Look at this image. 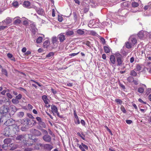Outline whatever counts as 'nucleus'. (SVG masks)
Returning a JSON list of instances; mask_svg holds the SVG:
<instances>
[{
    "instance_id": "1",
    "label": "nucleus",
    "mask_w": 151,
    "mask_h": 151,
    "mask_svg": "<svg viewBox=\"0 0 151 151\" xmlns=\"http://www.w3.org/2000/svg\"><path fill=\"white\" fill-rule=\"evenodd\" d=\"M25 136L26 135L21 134L15 136L14 137V138L16 140L19 141L22 143V145L24 146V147H25L26 146L29 147L32 145L33 144V143H29L28 142L27 143Z\"/></svg>"
},
{
    "instance_id": "2",
    "label": "nucleus",
    "mask_w": 151,
    "mask_h": 151,
    "mask_svg": "<svg viewBox=\"0 0 151 151\" xmlns=\"http://www.w3.org/2000/svg\"><path fill=\"white\" fill-rule=\"evenodd\" d=\"M9 109L8 107L6 106H5V105L2 106L0 109V113L1 114H2L4 115L2 116L4 117V119H5V122H9V120L6 121V115L7 114V113Z\"/></svg>"
},
{
    "instance_id": "3",
    "label": "nucleus",
    "mask_w": 151,
    "mask_h": 151,
    "mask_svg": "<svg viewBox=\"0 0 151 151\" xmlns=\"http://www.w3.org/2000/svg\"><path fill=\"white\" fill-rule=\"evenodd\" d=\"M12 140L10 138H6L5 139L4 141V144L3 145L2 147L4 150H6L9 147H11L12 145V144H10Z\"/></svg>"
},
{
    "instance_id": "4",
    "label": "nucleus",
    "mask_w": 151,
    "mask_h": 151,
    "mask_svg": "<svg viewBox=\"0 0 151 151\" xmlns=\"http://www.w3.org/2000/svg\"><path fill=\"white\" fill-rule=\"evenodd\" d=\"M21 123L22 125L24 126L26 128L28 127L31 126L32 124V121L27 118H24L21 120Z\"/></svg>"
},
{
    "instance_id": "5",
    "label": "nucleus",
    "mask_w": 151,
    "mask_h": 151,
    "mask_svg": "<svg viewBox=\"0 0 151 151\" xmlns=\"http://www.w3.org/2000/svg\"><path fill=\"white\" fill-rule=\"evenodd\" d=\"M116 59L117 62V66H120L122 65L123 62L122 57L121 54L119 53L116 52L114 54Z\"/></svg>"
},
{
    "instance_id": "6",
    "label": "nucleus",
    "mask_w": 151,
    "mask_h": 151,
    "mask_svg": "<svg viewBox=\"0 0 151 151\" xmlns=\"http://www.w3.org/2000/svg\"><path fill=\"white\" fill-rule=\"evenodd\" d=\"M148 32L144 31H141L139 32L138 34L139 37L140 39H142L144 37H146L147 36Z\"/></svg>"
},
{
    "instance_id": "7",
    "label": "nucleus",
    "mask_w": 151,
    "mask_h": 151,
    "mask_svg": "<svg viewBox=\"0 0 151 151\" xmlns=\"http://www.w3.org/2000/svg\"><path fill=\"white\" fill-rule=\"evenodd\" d=\"M42 98L44 103L46 104V106L47 108L50 107V105L48 104L50 100L47 98V96L45 95H44L42 96Z\"/></svg>"
},
{
    "instance_id": "8",
    "label": "nucleus",
    "mask_w": 151,
    "mask_h": 151,
    "mask_svg": "<svg viewBox=\"0 0 151 151\" xmlns=\"http://www.w3.org/2000/svg\"><path fill=\"white\" fill-rule=\"evenodd\" d=\"M34 8L35 9L36 12L38 14L41 15H44L45 12L42 9L37 8L36 6L34 7Z\"/></svg>"
},
{
    "instance_id": "9",
    "label": "nucleus",
    "mask_w": 151,
    "mask_h": 151,
    "mask_svg": "<svg viewBox=\"0 0 151 151\" xmlns=\"http://www.w3.org/2000/svg\"><path fill=\"white\" fill-rule=\"evenodd\" d=\"M116 63V59L114 55H111L110 57L109 63L110 65L114 67L113 65Z\"/></svg>"
},
{
    "instance_id": "10",
    "label": "nucleus",
    "mask_w": 151,
    "mask_h": 151,
    "mask_svg": "<svg viewBox=\"0 0 151 151\" xmlns=\"http://www.w3.org/2000/svg\"><path fill=\"white\" fill-rule=\"evenodd\" d=\"M31 132L32 134L35 136H39L41 135V133L38 130L35 129H32Z\"/></svg>"
},
{
    "instance_id": "11",
    "label": "nucleus",
    "mask_w": 151,
    "mask_h": 151,
    "mask_svg": "<svg viewBox=\"0 0 151 151\" xmlns=\"http://www.w3.org/2000/svg\"><path fill=\"white\" fill-rule=\"evenodd\" d=\"M12 22V18L9 17H7L4 20H3L2 22H0V23H2L4 25H6L11 23Z\"/></svg>"
},
{
    "instance_id": "12",
    "label": "nucleus",
    "mask_w": 151,
    "mask_h": 151,
    "mask_svg": "<svg viewBox=\"0 0 151 151\" xmlns=\"http://www.w3.org/2000/svg\"><path fill=\"white\" fill-rule=\"evenodd\" d=\"M129 41L133 46L137 43V40L134 36H132L129 38Z\"/></svg>"
},
{
    "instance_id": "13",
    "label": "nucleus",
    "mask_w": 151,
    "mask_h": 151,
    "mask_svg": "<svg viewBox=\"0 0 151 151\" xmlns=\"http://www.w3.org/2000/svg\"><path fill=\"white\" fill-rule=\"evenodd\" d=\"M42 138L44 141L48 142H50L52 139L51 137L47 134L43 136Z\"/></svg>"
},
{
    "instance_id": "14",
    "label": "nucleus",
    "mask_w": 151,
    "mask_h": 151,
    "mask_svg": "<svg viewBox=\"0 0 151 151\" xmlns=\"http://www.w3.org/2000/svg\"><path fill=\"white\" fill-rule=\"evenodd\" d=\"M44 148L47 150L50 151L53 148V147L49 144H45L43 145Z\"/></svg>"
},
{
    "instance_id": "15",
    "label": "nucleus",
    "mask_w": 151,
    "mask_h": 151,
    "mask_svg": "<svg viewBox=\"0 0 151 151\" xmlns=\"http://www.w3.org/2000/svg\"><path fill=\"white\" fill-rule=\"evenodd\" d=\"M142 66L139 64H137L135 68H134V70H135V71H136L139 74L142 71Z\"/></svg>"
},
{
    "instance_id": "16",
    "label": "nucleus",
    "mask_w": 151,
    "mask_h": 151,
    "mask_svg": "<svg viewBox=\"0 0 151 151\" xmlns=\"http://www.w3.org/2000/svg\"><path fill=\"white\" fill-rule=\"evenodd\" d=\"M84 29H78L75 32L76 34L82 35L85 34V31H84Z\"/></svg>"
},
{
    "instance_id": "17",
    "label": "nucleus",
    "mask_w": 151,
    "mask_h": 151,
    "mask_svg": "<svg viewBox=\"0 0 151 151\" xmlns=\"http://www.w3.org/2000/svg\"><path fill=\"white\" fill-rule=\"evenodd\" d=\"M9 127H7L4 129L3 134L5 136H9Z\"/></svg>"
},
{
    "instance_id": "18",
    "label": "nucleus",
    "mask_w": 151,
    "mask_h": 151,
    "mask_svg": "<svg viewBox=\"0 0 151 151\" xmlns=\"http://www.w3.org/2000/svg\"><path fill=\"white\" fill-rule=\"evenodd\" d=\"M58 37L60 42H63L65 40V36L63 33H61L58 36Z\"/></svg>"
},
{
    "instance_id": "19",
    "label": "nucleus",
    "mask_w": 151,
    "mask_h": 151,
    "mask_svg": "<svg viewBox=\"0 0 151 151\" xmlns=\"http://www.w3.org/2000/svg\"><path fill=\"white\" fill-rule=\"evenodd\" d=\"M136 2H133L132 3V6L134 7H137L139 5V3L140 2L139 0H135Z\"/></svg>"
},
{
    "instance_id": "20",
    "label": "nucleus",
    "mask_w": 151,
    "mask_h": 151,
    "mask_svg": "<svg viewBox=\"0 0 151 151\" xmlns=\"http://www.w3.org/2000/svg\"><path fill=\"white\" fill-rule=\"evenodd\" d=\"M43 145L40 144V143H38V144H36L35 146V147L34 148H33V149L34 150H39L40 149V147H43Z\"/></svg>"
},
{
    "instance_id": "21",
    "label": "nucleus",
    "mask_w": 151,
    "mask_h": 151,
    "mask_svg": "<svg viewBox=\"0 0 151 151\" xmlns=\"http://www.w3.org/2000/svg\"><path fill=\"white\" fill-rule=\"evenodd\" d=\"M19 18H20L19 17H15L14 19H15L14 23V24H19L21 23V21Z\"/></svg>"
},
{
    "instance_id": "22",
    "label": "nucleus",
    "mask_w": 151,
    "mask_h": 151,
    "mask_svg": "<svg viewBox=\"0 0 151 151\" xmlns=\"http://www.w3.org/2000/svg\"><path fill=\"white\" fill-rule=\"evenodd\" d=\"M95 23V22H93V20H90L89 22L88 26L91 28H95V27L94 26Z\"/></svg>"
},
{
    "instance_id": "23",
    "label": "nucleus",
    "mask_w": 151,
    "mask_h": 151,
    "mask_svg": "<svg viewBox=\"0 0 151 151\" xmlns=\"http://www.w3.org/2000/svg\"><path fill=\"white\" fill-rule=\"evenodd\" d=\"M104 48L105 52L106 53H109L111 50L110 48L107 46H104Z\"/></svg>"
},
{
    "instance_id": "24",
    "label": "nucleus",
    "mask_w": 151,
    "mask_h": 151,
    "mask_svg": "<svg viewBox=\"0 0 151 151\" xmlns=\"http://www.w3.org/2000/svg\"><path fill=\"white\" fill-rule=\"evenodd\" d=\"M6 102L8 103L9 105H10L11 103L10 101H7L6 99H5L4 100H0V105L2 104L4 102Z\"/></svg>"
},
{
    "instance_id": "25",
    "label": "nucleus",
    "mask_w": 151,
    "mask_h": 151,
    "mask_svg": "<svg viewBox=\"0 0 151 151\" xmlns=\"http://www.w3.org/2000/svg\"><path fill=\"white\" fill-rule=\"evenodd\" d=\"M51 108L53 112L56 113L58 112L57 108L55 105H52L51 107Z\"/></svg>"
},
{
    "instance_id": "26",
    "label": "nucleus",
    "mask_w": 151,
    "mask_h": 151,
    "mask_svg": "<svg viewBox=\"0 0 151 151\" xmlns=\"http://www.w3.org/2000/svg\"><path fill=\"white\" fill-rule=\"evenodd\" d=\"M50 45V42L48 40L45 41L43 43V47L47 48Z\"/></svg>"
},
{
    "instance_id": "27",
    "label": "nucleus",
    "mask_w": 151,
    "mask_h": 151,
    "mask_svg": "<svg viewBox=\"0 0 151 151\" xmlns=\"http://www.w3.org/2000/svg\"><path fill=\"white\" fill-rule=\"evenodd\" d=\"M17 147L18 145L17 144H12V145L11 146V147H9L8 149L9 150H13L17 148Z\"/></svg>"
},
{
    "instance_id": "28",
    "label": "nucleus",
    "mask_w": 151,
    "mask_h": 151,
    "mask_svg": "<svg viewBox=\"0 0 151 151\" xmlns=\"http://www.w3.org/2000/svg\"><path fill=\"white\" fill-rule=\"evenodd\" d=\"M30 5V2L28 1H24L23 3V6L24 7H28Z\"/></svg>"
},
{
    "instance_id": "29",
    "label": "nucleus",
    "mask_w": 151,
    "mask_h": 151,
    "mask_svg": "<svg viewBox=\"0 0 151 151\" xmlns=\"http://www.w3.org/2000/svg\"><path fill=\"white\" fill-rule=\"evenodd\" d=\"M135 70H132L131 71L130 75L133 76H136L137 75V73L134 71Z\"/></svg>"
},
{
    "instance_id": "30",
    "label": "nucleus",
    "mask_w": 151,
    "mask_h": 151,
    "mask_svg": "<svg viewBox=\"0 0 151 151\" xmlns=\"http://www.w3.org/2000/svg\"><path fill=\"white\" fill-rule=\"evenodd\" d=\"M132 46H133L129 41L127 42L126 44V47L128 49L131 48Z\"/></svg>"
},
{
    "instance_id": "31",
    "label": "nucleus",
    "mask_w": 151,
    "mask_h": 151,
    "mask_svg": "<svg viewBox=\"0 0 151 151\" xmlns=\"http://www.w3.org/2000/svg\"><path fill=\"white\" fill-rule=\"evenodd\" d=\"M74 34V32L72 31L68 30L66 32V34L68 36H71Z\"/></svg>"
},
{
    "instance_id": "32",
    "label": "nucleus",
    "mask_w": 151,
    "mask_h": 151,
    "mask_svg": "<svg viewBox=\"0 0 151 151\" xmlns=\"http://www.w3.org/2000/svg\"><path fill=\"white\" fill-rule=\"evenodd\" d=\"M12 5L15 8H17L19 6V4L18 2L17 1H15L12 3Z\"/></svg>"
},
{
    "instance_id": "33",
    "label": "nucleus",
    "mask_w": 151,
    "mask_h": 151,
    "mask_svg": "<svg viewBox=\"0 0 151 151\" xmlns=\"http://www.w3.org/2000/svg\"><path fill=\"white\" fill-rule=\"evenodd\" d=\"M43 40V38L41 37H39L37 40L36 42L37 43H40Z\"/></svg>"
},
{
    "instance_id": "34",
    "label": "nucleus",
    "mask_w": 151,
    "mask_h": 151,
    "mask_svg": "<svg viewBox=\"0 0 151 151\" xmlns=\"http://www.w3.org/2000/svg\"><path fill=\"white\" fill-rule=\"evenodd\" d=\"M12 102L14 104H17L19 103V101L16 98L15 99H13L12 100Z\"/></svg>"
},
{
    "instance_id": "35",
    "label": "nucleus",
    "mask_w": 151,
    "mask_h": 151,
    "mask_svg": "<svg viewBox=\"0 0 151 151\" xmlns=\"http://www.w3.org/2000/svg\"><path fill=\"white\" fill-rule=\"evenodd\" d=\"M39 124L41 127L43 128H45L46 127V125L45 123L42 122V121L39 123Z\"/></svg>"
},
{
    "instance_id": "36",
    "label": "nucleus",
    "mask_w": 151,
    "mask_h": 151,
    "mask_svg": "<svg viewBox=\"0 0 151 151\" xmlns=\"http://www.w3.org/2000/svg\"><path fill=\"white\" fill-rule=\"evenodd\" d=\"M74 121L76 124L78 125L80 124V121L79 119H74Z\"/></svg>"
},
{
    "instance_id": "37",
    "label": "nucleus",
    "mask_w": 151,
    "mask_h": 151,
    "mask_svg": "<svg viewBox=\"0 0 151 151\" xmlns=\"http://www.w3.org/2000/svg\"><path fill=\"white\" fill-rule=\"evenodd\" d=\"M1 72L3 74L5 75L6 76H8L7 71L5 69L2 68Z\"/></svg>"
},
{
    "instance_id": "38",
    "label": "nucleus",
    "mask_w": 151,
    "mask_h": 151,
    "mask_svg": "<svg viewBox=\"0 0 151 151\" xmlns=\"http://www.w3.org/2000/svg\"><path fill=\"white\" fill-rule=\"evenodd\" d=\"M144 91V89L142 87H140L138 89V91L140 93H142Z\"/></svg>"
},
{
    "instance_id": "39",
    "label": "nucleus",
    "mask_w": 151,
    "mask_h": 151,
    "mask_svg": "<svg viewBox=\"0 0 151 151\" xmlns=\"http://www.w3.org/2000/svg\"><path fill=\"white\" fill-rule=\"evenodd\" d=\"M57 41V39L56 37H52V41L53 44H54L55 43H56Z\"/></svg>"
},
{
    "instance_id": "40",
    "label": "nucleus",
    "mask_w": 151,
    "mask_h": 151,
    "mask_svg": "<svg viewBox=\"0 0 151 151\" xmlns=\"http://www.w3.org/2000/svg\"><path fill=\"white\" fill-rule=\"evenodd\" d=\"M17 115L19 117L21 118L24 115V113L23 112L21 111L18 113Z\"/></svg>"
},
{
    "instance_id": "41",
    "label": "nucleus",
    "mask_w": 151,
    "mask_h": 151,
    "mask_svg": "<svg viewBox=\"0 0 151 151\" xmlns=\"http://www.w3.org/2000/svg\"><path fill=\"white\" fill-rule=\"evenodd\" d=\"M77 146H78L79 148L82 151H85L84 149L83 148L81 145H79L78 143H77Z\"/></svg>"
},
{
    "instance_id": "42",
    "label": "nucleus",
    "mask_w": 151,
    "mask_h": 151,
    "mask_svg": "<svg viewBox=\"0 0 151 151\" xmlns=\"http://www.w3.org/2000/svg\"><path fill=\"white\" fill-rule=\"evenodd\" d=\"M54 53L53 52H50L48 53L46 56L47 58H49L50 57L54 55Z\"/></svg>"
},
{
    "instance_id": "43",
    "label": "nucleus",
    "mask_w": 151,
    "mask_h": 151,
    "mask_svg": "<svg viewBox=\"0 0 151 151\" xmlns=\"http://www.w3.org/2000/svg\"><path fill=\"white\" fill-rule=\"evenodd\" d=\"M77 134H78V135L80 137L83 139L84 140H85V136L84 135H83V134H82V135L79 132Z\"/></svg>"
},
{
    "instance_id": "44",
    "label": "nucleus",
    "mask_w": 151,
    "mask_h": 151,
    "mask_svg": "<svg viewBox=\"0 0 151 151\" xmlns=\"http://www.w3.org/2000/svg\"><path fill=\"white\" fill-rule=\"evenodd\" d=\"M22 97V95L19 94L18 95L16 96V98L18 100L20 99Z\"/></svg>"
},
{
    "instance_id": "45",
    "label": "nucleus",
    "mask_w": 151,
    "mask_h": 151,
    "mask_svg": "<svg viewBox=\"0 0 151 151\" xmlns=\"http://www.w3.org/2000/svg\"><path fill=\"white\" fill-rule=\"evenodd\" d=\"M115 101L118 104H121L122 102V101L120 99H116Z\"/></svg>"
},
{
    "instance_id": "46",
    "label": "nucleus",
    "mask_w": 151,
    "mask_h": 151,
    "mask_svg": "<svg viewBox=\"0 0 151 151\" xmlns=\"http://www.w3.org/2000/svg\"><path fill=\"white\" fill-rule=\"evenodd\" d=\"M7 27L6 26L4 25V26H0V30H4L5 29L7 28Z\"/></svg>"
},
{
    "instance_id": "47",
    "label": "nucleus",
    "mask_w": 151,
    "mask_h": 151,
    "mask_svg": "<svg viewBox=\"0 0 151 151\" xmlns=\"http://www.w3.org/2000/svg\"><path fill=\"white\" fill-rule=\"evenodd\" d=\"M34 150L33 148H32L27 147L24 149V151H31Z\"/></svg>"
},
{
    "instance_id": "48",
    "label": "nucleus",
    "mask_w": 151,
    "mask_h": 151,
    "mask_svg": "<svg viewBox=\"0 0 151 151\" xmlns=\"http://www.w3.org/2000/svg\"><path fill=\"white\" fill-rule=\"evenodd\" d=\"M100 40L103 45H104L105 44L106 42H105V40L104 39V38L103 37H101L100 38Z\"/></svg>"
},
{
    "instance_id": "49",
    "label": "nucleus",
    "mask_w": 151,
    "mask_h": 151,
    "mask_svg": "<svg viewBox=\"0 0 151 151\" xmlns=\"http://www.w3.org/2000/svg\"><path fill=\"white\" fill-rule=\"evenodd\" d=\"M121 110L124 113H126V111L124 107L123 106H122L121 107Z\"/></svg>"
},
{
    "instance_id": "50",
    "label": "nucleus",
    "mask_w": 151,
    "mask_h": 151,
    "mask_svg": "<svg viewBox=\"0 0 151 151\" xmlns=\"http://www.w3.org/2000/svg\"><path fill=\"white\" fill-rule=\"evenodd\" d=\"M90 34L91 35L95 36L96 35V33L94 31H91L90 32Z\"/></svg>"
},
{
    "instance_id": "51",
    "label": "nucleus",
    "mask_w": 151,
    "mask_h": 151,
    "mask_svg": "<svg viewBox=\"0 0 151 151\" xmlns=\"http://www.w3.org/2000/svg\"><path fill=\"white\" fill-rule=\"evenodd\" d=\"M81 145L83 147V148L84 149H85L86 150H88V147L87 145H85V144H84L83 143H82Z\"/></svg>"
},
{
    "instance_id": "52",
    "label": "nucleus",
    "mask_w": 151,
    "mask_h": 151,
    "mask_svg": "<svg viewBox=\"0 0 151 151\" xmlns=\"http://www.w3.org/2000/svg\"><path fill=\"white\" fill-rule=\"evenodd\" d=\"M79 53V52H78L77 53H73L70 54L69 55L70 56H76L78 55Z\"/></svg>"
},
{
    "instance_id": "53",
    "label": "nucleus",
    "mask_w": 151,
    "mask_h": 151,
    "mask_svg": "<svg viewBox=\"0 0 151 151\" xmlns=\"http://www.w3.org/2000/svg\"><path fill=\"white\" fill-rule=\"evenodd\" d=\"M7 96L9 99H12V95L9 93H8L6 94Z\"/></svg>"
},
{
    "instance_id": "54",
    "label": "nucleus",
    "mask_w": 151,
    "mask_h": 151,
    "mask_svg": "<svg viewBox=\"0 0 151 151\" xmlns=\"http://www.w3.org/2000/svg\"><path fill=\"white\" fill-rule=\"evenodd\" d=\"M86 44L88 46L91 47V43L88 41H86Z\"/></svg>"
},
{
    "instance_id": "55",
    "label": "nucleus",
    "mask_w": 151,
    "mask_h": 151,
    "mask_svg": "<svg viewBox=\"0 0 151 151\" xmlns=\"http://www.w3.org/2000/svg\"><path fill=\"white\" fill-rule=\"evenodd\" d=\"M27 108H28V109H29V110H31L32 109V108H33V106L32 105H31L30 104H28V105H27Z\"/></svg>"
},
{
    "instance_id": "56",
    "label": "nucleus",
    "mask_w": 151,
    "mask_h": 151,
    "mask_svg": "<svg viewBox=\"0 0 151 151\" xmlns=\"http://www.w3.org/2000/svg\"><path fill=\"white\" fill-rule=\"evenodd\" d=\"M37 139L36 138L33 139H30V142H36L37 141Z\"/></svg>"
},
{
    "instance_id": "57",
    "label": "nucleus",
    "mask_w": 151,
    "mask_h": 151,
    "mask_svg": "<svg viewBox=\"0 0 151 151\" xmlns=\"http://www.w3.org/2000/svg\"><path fill=\"white\" fill-rule=\"evenodd\" d=\"M10 107L11 108H12L13 109V111H16V108L14 106H11Z\"/></svg>"
},
{
    "instance_id": "58",
    "label": "nucleus",
    "mask_w": 151,
    "mask_h": 151,
    "mask_svg": "<svg viewBox=\"0 0 151 151\" xmlns=\"http://www.w3.org/2000/svg\"><path fill=\"white\" fill-rule=\"evenodd\" d=\"M36 120L39 122V123L40 122H41L42 121V119L41 118L39 117H37L36 118Z\"/></svg>"
},
{
    "instance_id": "59",
    "label": "nucleus",
    "mask_w": 151,
    "mask_h": 151,
    "mask_svg": "<svg viewBox=\"0 0 151 151\" xmlns=\"http://www.w3.org/2000/svg\"><path fill=\"white\" fill-rule=\"evenodd\" d=\"M126 122L128 124H130L132 123V121L131 120H128L126 121Z\"/></svg>"
},
{
    "instance_id": "60",
    "label": "nucleus",
    "mask_w": 151,
    "mask_h": 151,
    "mask_svg": "<svg viewBox=\"0 0 151 151\" xmlns=\"http://www.w3.org/2000/svg\"><path fill=\"white\" fill-rule=\"evenodd\" d=\"M23 24L24 25H27L28 24V23L27 20H24L23 22Z\"/></svg>"
},
{
    "instance_id": "61",
    "label": "nucleus",
    "mask_w": 151,
    "mask_h": 151,
    "mask_svg": "<svg viewBox=\"0 0 151 151\" xmlns=\"http://www.w3.org/2000/svg\"><path fill=\"white\" fill-rule=\"evenodd\" d=\"M51 90L54 94H55L57 93L56 91L52 88L51 89Z\"/></svg>"
},
{
    "instance_id": "62",
    "label": "nucleus",
    "mask_w": 151,
    "mask_h": 151,
    "mask_svg": "<svg viewBox=\"0 0 151 151\" xmlns=\"http://www.w3.org/2000/svg\"><path fill=\"white\" fill-rule=\"evenodd\" d=\"M81 122L83 126H85V122L82 119L81 120Z\"/></svg>"
},
{
    "instance_id": "63",
    "label": "nucleus",
    "mask_w": 151,
    "mask_h": 151,
    "mask_svg": "<svg viewBox=\"0 0 151 151\" xmlns=\"http://www.w3.org/2000/svg\"><path fill=\"white\" fill-rule=\"evenodd\" d=\"M52 16L53 17H54L55 16V10L54 9L52 10Z\"/></svg>"
},
{
    "instance_id": "64",
    "label": "nucleus",
    "mask_w": 151,
    "mask_h": 151,
    "mask_svg": "<svg viewBox=\"0 0 151 151\" xmlns=\"http://www.w3.org/2000/svg\"><path fill=\"white\" fill-rule=\"evenodd\" d=\"M58 21H59L60 22H62V21L63 20V19H62V17H61L60 16L58 17Z\"/></svg>"
}]
</instances>
